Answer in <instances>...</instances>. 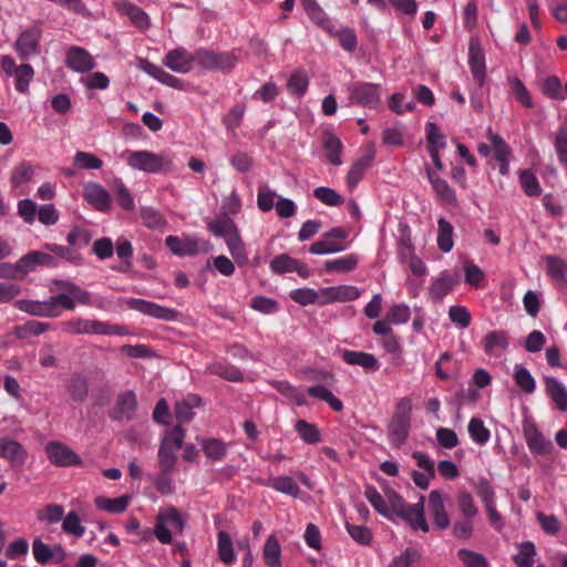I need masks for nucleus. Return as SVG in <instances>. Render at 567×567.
<instances>
[{"label": "nucleus", "mask_w": 567, "mask_h": 567, "mask_svg": "<svg viewBox=\"0 0 567 567\" xmlns=\"http://www.w3.org/2000/svg\"><path fill=\"white\" fill-rule=\"evenodd\" d=\"M364 496L373 508L381 515L393 519L400 517L405 520L413 529L429 532V524L424 516V496L420 497L419 503L408 505L401 496L394 491H385L382 496L374 486H367Z\"/></svg>", "instance_id": "obj_1"}, {"label": "nucleus", "mask_w": 567, "mask_h": 567, "mask_svg": "<svg viewBox=\"0 0 567 567\" xmlns=\"http://www.w3.org/2000/svg\"><path fill=\"white\" fill-rule=\"evenodd\" d=\"M127 165L135 171L148 174H158L172 169L173 157L167 153H153L151 151H125L122 153Z\"/></svg>", "instance_id": "obj_2"}, {"label": "nucleus", "mask_w": 567, "mask_h": 567, "mask_svg": "<svg viewBox=\"0 0 567 567\" xmlns=\"http://www.w3.org/2000/svg\"><path fill=\"white\" fill-rule=\"evenodd\" d=\"M185 520L175 507H166L158 512L154 535L162 544H169L174 535H181Z\"/></svg>", "instance_id": "obj_3"}, {"label": "nucleus", "mask_w": 567, "mask_h": 567, "mask_svg": "<svg viewBox=\"0 0 567 567\" xmlns=\"http://www.w3.org/2000/svg\"><path fill=\"white\" fill-rule=\"evenodd\" d=\"M64 330L71 334H105L125 336L127 328L120 324H109L93 319L75 318L64 323Z\"/></svg>", "instance_id": "obj_4"}, {"label": "nucleus", "mask_w": 567, "mask_h": 567, "mask_svg": "<svg viewBox=\"0 0 567 567\" xmlns=\"http://www.w3.org/2000/svg\"><path fill=\"white\" fill-rule=\"evenodd\" d=\"M59 293L53 296L55 307H62L66 310H73L78 305H92L91 293L71 281L55 282Z\"/></svg>", "instance_id": "obj_5"}, {"label": "nucleus", "mask_w": 567, "mask_h": 567, "mask_svg": "<svg viewBox=\"0 0 567 567\" xmlns=\"http://www.w3.org/2000/svg\"><path fill=\"white\" fill-rule=\"evenodd\" d=\"M382 86L370 82H355L349 86V99L351 103L377 109L381 102Z\"/></svg>", "instance_id": "obj_6"}, {"label": "nucleus", "mask_w": 567, "mask_h": 567, "mask_svg": "<svg viewBox=\"0 0 567 567\" xmlns=\"http://www.w3.org/2000/svg\"><path fill=\"white\" fill-rule=\"evenodd\" d=\"M165 243L169 250L177 256H194L199 252H208L212 249L209 241L190 236H167Z\"/></svg>", "instance_id": "obj_7"}, {"label": "nucleus", "mask_w": 567, "mask_h": 567, "mask_svg": "<svg viewBox=\"0 0 567 567\" xmlns=\"http://www.w3.org/2000/svg\"><path fill=\"white\" fill-rule=\"evenodd\" d=\"M195 64L205 70L227 71L235 66L236 58L234 54L224 52L215 53L208 50H197L195 52Z\"/></svg>", "instance_id": "obj_8"}, {"label": "nucleus", "mask_w": 567, "mask_h": 567, "mask_svg": "<svg viewBox=\"0 0 567 567\" xmlns=\"http://www.w3.org/2000/svg\"><path fill=\"white\" fill-rule=\"evenodd\" d=\"M48 460L55 466L70 467L82 464L81 457L68 445L52 441L45 446Z\"/></svg>", "instance_id": "obj_9"}, {"label": "nucleus", "mask_w": 567, "mask_h": 567, "mask_svg": "<svg viewBox=\"0 0 567 567\" xmlns=\"http://www.w3.org/2000/svg\"><path fill=\"white\" fill-rule=\"evenodd\" d=\"M523 433L529 451L538 455H548L554 450L550 440L546 439L536 423L526 421L523 424Z\"/></svg>", "instance_id": "obj_10"}, {"label": "nucleus", "mask_w": 567, "mask_h": 567, "mask_svg": "<svg viewBox=\"0 0 567 567\" xmlns=\"http://www.w3.org/2000/svg\"><path fill=\"white\" fill-rule=\"evenodd\" d=\"M468 65L475 83L482 87L486 80L485 53L477 38H472L468 47Z\"/></svg>", "instance_id": "obj_11"}, {"label": "nucleus", "mask_w": 567, "mask_h": 567, "mask_svg": "<svg viewBox=\"0 0 567 567\" xmlns=\"http://www.w3.org/2000/svg\"><path fill=\"white\" fill-rule=\"evenodd\" d=\"M361 291L351 285L331 286L319 289L320 306L333 302H347L360 297Z\"/></svg>", "instance_id": "obj_12"}, {"label": "nucleus", "mask_w": 567, "mask_h": 567, "mask_svg": "<svg viewBox=\"0 0 567 567\" xmlns=\"http://www.w3.org/2000/svg\"><path fill=\"white\" fill-rule=\"evenodd\" d=\"M163 64L173 72L188 73L194 68L195 53L187 51L185 48L169 50L163 59Z\"/></svg>", "instance_id": "obj_13"}, {"label": "nucleus", "mask_w": 567, "mask_h": 567, "mask_svg": "<svg viewBox=\"0 0 567 567\" xmlns=\"http://www.w3.org/2000/svg\"><path fill=\"white\" fill-rule=\"evenodd\" d=\"M125 303L131 309L156 319L174 320L177 317V312L175 310L144 299L130 298L125 301Z\"/></svg>", "instance_id": "obj_14"}, {"label": "nucleus", "mask_w": 567, "mask_h": 567, "mask_svg": "<svg viewBox=\"0 0 567 567\" xmlns=\"http://www.w3.org/2000/svg\"><path fill=\"white\" fill-rule=\"evenodd\" d=\"M41 31L38 28H30L20 33L14 43L19 56L24 60L39 52Z\"/></svg>", "instance_id": "obj_15"}, {"label": "nucleus", "mask_w": 567, "mask_h": 567, "mask_svg": "<svg viewBox=\"0 0 567 567\" xmlns=\"http://www.w3.org/2000/svg\"><path fill=\"white\" fill-rule=\"evenodd\" d=\"M427 512L439 529H445L450 525V517L444 506L443 494L434 489L427 497Z\"/></svg>", "instance_id": "obj_16"}, {"label": "nucleus", "mask_w": 567, "mask_h": 567, "mask_svg": "<svg viewBox=\"0 0 567 567\" xmlns=\"http://www.w3.org/2000/svg\"><path fill=\"white\" fill-rule=\"evenodd\" d=\"M65 63L68 68L79 73L91 71L95 66L94 58L80 47H71L68 50Z\"/></svg>", "instance_id": "obj_17"}, {"label": "nucleus", "mask_w": 567, "mask_h": 567, "mask_svg": "<svg viewBox=\"0 0 567 567\" xmlns=\"http://www.w3.org/2000/svg\"><path fill=\"white\" fill-rule=\"evenodd\" d=\"M270 269L274 274H285L296 271L300 277L306 278L309 276L308 267L287 254L276 256L270 261Z\"/></svg>", "instance_id": "obj_18"}, {"label": "nucleus", "mask_w": 567, "mask_h": 567, "mask_svg": "<svg viewBox=\"0 0 567 567\" xmlns=\"http://www.w3.org/2000/svg\"><path fill=\"white\" fill-rule=\"evenodd\" d=\"M17 307L33 316L55 318L60 316V310L55 307L52 297L45 301L19 300Z\"/></svg>", "instance_id": "obj_19"}, {"label": "nucleus", "mask_w": 567, "mask_h": 567, "mask_svg": "<svg viewBox=\"0 0 567 567\" xmlns=\"http://www.w3.org/2000/svg\"><path fill=\"white\" fill-rule=\"evenodd\" d=\"M340 354L342 360L349 365H358L370 372H375L380 369V363L372 353L342 350Z\"/></svg>", "instance_id": "obj_20"}, {"label": "nucleus", "mask_w": 567, "mask_h": 567, "mask_svg": "<svg viewBox=\"0 0 567 567\" xmlns=\"http://www.w3.org/2000/svg\"><path fill=\"white\" fill-rule=\"evenodd\" d=\"M85 200L100 212L110 209L111 197L105 188L101 185L91 183L85 185L83 189Z\"/></svg>", "instance_id": "obj_21"}, {"label": "nucleus", "mask_w": 567, "mask_h": 567, "mask_svg": "<svg viewBox=\"0 0 567 567\" xmlns=\"http://www.w3.org/2000/svg\"><path fill=\"white\" fill-rule=\"evenodd\" d=\"M545 392L550 398L555 406L561 411H567V388L554 377L544 378Z\"/></svg>", "instance_id": "obj_22"}, {"label": "nucleus", "mask_w": 567, "mask_h": 567, "mask_svg": "<svg viewBox=\"0 0 567 567\" xmlns=\"http://www.w3.org/2000/svg\"><path fill=\"white\" fill-rule=\"evenodd\" d=\"M261 557L267 567H282V548L275 534H270L266 538Z\"/></svg>", "instance_id": "obj_23"}, {"label": "nucleus", "mask_w": 567, "mask_h": 567, "mask_svg": "<svg viewBox=\"0 0 567 567\" xmlns=\"http://www.w3.org/2000/svg\"><path fill=\"white\" fill-rule=\"evenodd\" d=\"M0 457L12 465H21L27 460V452L20 443L9 439H0Z\"/></svg>", "instance_id": "obj_24"}, {"label": "nucleus", "mask_w": 567, "mask_h": 567, "mask_svg": "<svg viewBox=\"0 0 567 567\" xmlns=\"http://www.w3.org/2000/svg\"><path fill=\"white\" fill-rule=\"evenodd\" d=\"M429 181L435 192L445 205L456 206L457 198L453 188L441 178L435 172L427 169Z\"/></svg>", "instance_id": "obj_25"}, {"label": "nucleus", "mask_w": 567, "mask_h": 567, "mask_svg": "<svg viewBox=\"0 0 567 567\" xmlns=\"http://www.w3.org/2000/svg\"><path fill=\"white\" fill-rule=\"evenodd\" d=\"M217 553L219 560L225 566H233L237 560L233 538L223 529L217 533Z\"/></svg>", "instance_id": "obj_26"}, {"label": "nucleus", "mask_w": 567, "mask_h": 567, "mask_svg": "<svg viewBox=\"0 0 567 567\" xmlns=\"http://www.w3.org/2000/svg\"><path fill=\"white\" fill-rule=\"evenodd\" d=\"M482 347L487 355L498 357L508 347L507 334L504 331H491L483 338Z\"/></svg>", "instance_id": "obj_27"}, {"label": "nucleus", "mask_w": 567, "mask_h": 567, "mask_svg": "<svg viewBox=\"0 0 567 567\" xmlns=\"http://www.w3.org/2000/svg\"><path fill=\"white\" fill-rule=\"evenodd\" d=\"M130 503L131 496L126 494L115 498H110L103 495L94 498V505L96 508L110 514H121L125 512Z\"/></svg>", "instance_id": "obj_28"}, {"label": "nucleus", "mask_w": 567, "mask_h": 567, "mask_svg": "<svg viewBox=\"0 0 567 567\" xmlns=\"http://www.w3.org/2000/svg\"><path fill=\"white\" fill-rule=\"evenodd\" d=\"M202 404V400L196 394H188L182 400L177 401L175 404V415L181 422L190 421L195 413L194 409L199 408Z\"/></svg>", "instance_id": "obj_29"}, {"label": "nucleus", "mask_w": 567, "mask_h": 567, "mask_svg": "<svg viewBox=\"0 0 567 567\" xmlns=\"http://www.w3.org/2000/svg\"><path fill=\"white\" fill-rule=\"evenodd\" d=\"M301 6L313 23L324 30L331 29V21L317 0H301Z\"/></svg>", "instance_id": "obj_30"}, {"label": "nucleus", "mask_w": 567, "mask_h": 567, "mask_svg": "<svg viewBox=\"0 0 567 567\" xmlns=\"http://www.w3.org/2000/svg\"><path fill=\"white\" fill-rule=\"evenodd\" d=\"M208 229L214 236L223 237L224 239L239 231L233 218L223 214L208 224Z\"/></svg>", "instance_id": "obj_31"}, {"label": "nucleus", "mask_w": 567, "mask_h": 567, "mask_svg": "<svg viewBox=\"0 0 567 567\" xmlns=\"http://www.w3.org/2000/svg\"><path fill=\"white\" fill-rule=\"evenodd\" d=\"M410 427V421L391 419L388 426V436L390 443L395 446L402 445L408 439Z\"/></svg>", "instance_id": "obj_32"}, {"label": "nucleus", "mask_w": 567, "mask_h": 567, "mask_svg": "<svg viewBox=\"0 0 567 567\" xmlns=\"http://www.w3.org/2000/svg\"><path fill=\"white\" fill-rule=\"evenodd\" d=\"M224 240L234 260L239 266L246 265L248 262V254L246 250V246L243 241V238L240 236V233L237 231L231 236H228Z\"/></svg>", "instance_id": "obj_33"}, {"label": "nucleus", "mask_w": 567, "mask_h": 567, "mask_svg": "<svg viewBox=\"0 0 567 567\" xmlns=\"http://www.w3.org/2000/svg\"><path fill=\"white\" fill-rule=\"evenodd\" d=\"M374 157V151L370 150L367 155L358 159L350 168L347 175V184L350 188H354L362 179L364 172L371 165Z\"/></svg>", "instance_id": "obj_34"}, {"label": "nucleus", "mask_w": 567, "mask_h": 567, "mask_svg": "<svg viewBox=\"0 0 567 567\" xmlns=\"http://www.w3.org/2000/svg\"><path fill=\"white\" fill-rule=\"evenodd\" d=\"M348 247L349 244L332 240L331 238H328V236L324 233L322 239L313 243L309 247V251L313 255H330L341 252L346 250Z\"/></svg>", "instance_id": "obj_35"}, {"label": "nucleus", "mask_w": 567, "mask_h": 567, "mask_svg": "<svg viewBox=\"0 0 567 567\" xmlns=\"http://www.w3.org/2000/svg\"><path fill=\"white\" fill-rule=\"evenodd\" d=\"M517 553L513 556V561L517 567H533L537 550L532 542H523L516 545Z\"/></svg>", "instance_id": "obj_36"}, {"label": "nucleus", "mask_w": 567, "mask_h": 567, "mask_svg": "<svg viewBox=\"0 0 567 567\" xmlns=\"http://www.w3.org/2000/svg\"><path fill=\"white\" fill-rule=\"evenodd\" d=\"M359 257L355 254H350L336 259H330L324 262V269L328 272H349L357 268Z\"/></svg>", "instance_id": "obj_37"}, {"label": "nucleus", "mask_w": 567, "mask_h": 567, "mask_svg": "<svg viewBox=\"0 0 567 567\" xmlns=\"http://www.w3.org/2000/svg\"><path fill=\"white\" fill-rule=\"evenodd\" d=\"M548 275L560 286H567V264L556 256L546 257Z\"/></svg>", "instance_id": "obj_38"}, {"label": "nucleus", "mask_w": 567, "mask_h": 567, "mask_svg": "<svg viewBox=\"0 0 567 567\" xmlns=\"http://www.w3.org/2000/svg\"><path fill=\"white\" fill-rule=\"evenodd\" d=\"M454 228L450 221L440 218L437 221V246L443 252H450L453 249Z\"/></svg>", "instance_id": "obj_39"}, {"label": "nucleus", "mask_w": 567, "mask_h": 567, "mask_svg": "<svg viewBox=\"0 0 567 567\" xmlns=\"http://www.w3.org/2000/svg\"><path fill=\"white\" fill-rule=\"evenodd\" d=\"M118 10L127 16L130 20L138 28L146 29L150 25L148 16L138 7L128 1L118 3Z\"/></svg>", "instance_id": "obj_40"}, {"label": "nucleus", "mask_w": 567, "mask_h": 567, "mask_svg": "<svg viewBox=\"0 0 567 567\" xmlns=\"http://www.w3.org/2000/svg\"><path fill=\"white\" fill-rule=\"evenodd\" d=\"M467 432L471 440L480 445H485L491 439V431L485 426L480 417H472L467 424Z\"/></svg>", "instance_id": "obj_41"}, {"label": "nucleus", "mask_w": 567, "mask_h": 567, "mask_svg": "<svg viewBox=\"0 0 567 567\" xmlns=\"http://www.w3.org/2000/svg\"><path fill=\"white\" fill-rule=\"evenodd\" d=\"M514 381L516 385L526 394H532L536 390V381L532 373L522 364H515Z\"/></svg>", "instance_id": "obj_42"}, {"label": "nucleus", "mask_w": 567, "mask_h": 567, "mask_svg": "<svg viewBox=\"0 0 567 567\" xmlns=\"http://www.w3.org/2000/svg\"><path fill=\"white\" fill-rule=\"evenodd\" d=\"M456 281L450 274L443 271L431 285L430 292L433 298L441 300L452 290Z\"/></svg>", "instance_id": "obj_43"}, {"label": "nucleus", "mask_w": 567, "mask_h": 567, "mask_svg": "<svg viewBox=\"0 0 567 567\" xmlns=\"http://www.w3.org/2000/svg\"><path fill=\"white\" fill-rule=\"evenodd\" d=\"M518 178L524 193L527 196H539L542 186L533 169H523L518 173Z\"/></svg>", "instance_id": "obj_44"}, {"label": "nucleus", "mask_w": 567, "mask_h": 567, "mask_svg": "<svg viewBox=\"0 0 567 567\" xmlns=\"http://www.w3.org/2000/svg\"><path fill=\"white\" fill-rule=\"evenodd\" d=\"M295 430L300 439L307 444H317L321 441V433L317 425L305 420H298L295 423Z\"/></svg>", "instance_id": "obj_45"}, {"label": "nucleus", "mask_w": 567, "mask_h": 567, "mask_svg": "<svg viewBox=\"0 0 567 567\" xmlns=\"http://www.w3.org/2000/svg\"><path fill=\"white\" fill-rule=\"evenodd\" d=\"M34 175V166L27 161L19 163L11 173V184L18 188L29 183Z\"/></svg>", "instance_id": "obj_46"}, {"label": "nucleus", "mask_w": 567, "mask_h": 567, "mask_svg": "<svg viewBox=\"0 0 567 567\" xmlns=\"http://www.w3.org/2000/svg\"><path fill=\"white\" fill-rule=\"evenodd\" d=\"M269 485L277 492L282 494L298 497L300 489L296 481L290 476H277L270 480Z\"/></svg>", "instance_id": "obj_47"}, {"label": "nucleus", "mask_w": 567, "mask_h": 567, "mask_svg": "<svg viewBox=\"0 0 567 567\" xmlns=\"http://www.w3.org/2000/svg\"><path fill=\"white\" fill-rule=\"evenodd\" d=\"M307 391L313 398L326 401L337 412L343 409V403L323 385L310 386Z\"/></svg>", "instance_id": "obj_48"}, {"label": "nucleus", "mask_w": 567, "mask_h": 567, "mask_svg": "<svg viewBox=\"0 0 567 567\" xmlns=\"http://www.w3.org/2000/svg\"><path fill=\"white\" fill-rule=\"evenodd\" d=\"M309 80L305 72H293L287 83V89L291 95L301 97L308 90Z\"/></svg>", "instance_id": "obj_49"}, {"label": "nucleus", "mask_w": 567, "mask_h": 567, "mask_svg": "<svg viewBox=\"0 0 567 567\" xmlns=\"http://www.w3.org/2000/svg\"><path fill=\"white\" fill-rule=\"evenodd\" d=\"M16 76V90L22 94L29 93V85L34 76V70L30 64H21L18 66Z\"/></svg>", "instance_id": "obj_50"}, {"label": "nucleus", "mask_w": 567, "mask_h": 567, "mask_svg": "<svg viewBox=\"0 0 567 567\" xmlns=\"http://www.w3.org/2000/svg\"><path fill=\"white\" fill-rule=\"evenodd\" d=\"M290 298L301 305V306H309V305H318L320 306V297H319V290H315L312 288H298L292 291H290Z\"/></svg>", "instance_id": "obj_51"}, {"label": "nucleus", "mask_w": 567, "mask_h": 567, "mask_svg": "<svg viewBox=\"0 0 567 567\" xmlns=\"http://www.w3.org/2000/svg\"><path fill=\"white\" fill-rule=\"evenodd\" d=\"M202 446L205 455L213 461H220L227 452L226 444L217 439L203 440Z\"/></svg>", "instance_id": "obj_52"}, {"label": "nucleus", "mask_w": 567, "mask_h": 567, "mask_svg": "<svg viewBox=\"0 0 567 567\" xmlns=\"http://www.w3.org/2000/svg\"><path fill=\"white\" fill-rule=\"evenodd\" d=\"M68 391L74 401H83L87 395V382L82 375L74 374L68 383Z\"/></svg>", "instance_id": "obj_53"}, {"label": "nucleus", "mask_w": 567, "mask_h": 567, "mask_svg": "<svg viewBox=\"0 0 567 567\" xmlns=\"http://www.w3.org/2000/svg\"><path fill=\"white\" fill-rule=\"evenodd\" d=\"M554 146L559 163L567 171V126H560L556 131Z\"/></svg>", "instance_id": "obj_54"}, {"label": "nucleus", "mask_w": 567, "mask_h": 567, "mask_svg": "<svg viewBox=\"0 0 567 567\" xmlns=\"http://www.w3.org/2000/svg\"><path fill=\"white\" fill-rule=\"evenodd\" d=\"M425 132L429 151H441L445 147V136L440 132V128L435 123H427Z\"/></svg>", "instance_id": "obj_55"}, {"label": "nucleus", "mask_w": 567, "mask_h": 567, "mask_svg": "<svg viewBox=\"0 0 567 567\" xmlns=\"http://www.w3.org/2000/svg\"><path fill=\"white\" fill-rule=\"evenodd\" d=\"M62 529L64 533L75 537H82L85 533V528L75 512H69L65 516L63 515Z\"/></svg>", "instance_id": "obj_56"}, {"label": "nucleus", "mask_w": 567, "mask_h": 567, "mask_svg": "<svg viewBox=\"0 0 567 567\" xmlns=\"http://www.w3.org/2000/svg\"><path fill=\"white\" fill-rule=\"evenodd\" d=\"M51 260L52 257L48 254L31 251L19 260L18 267L23 270H32L37 265L49 264Z\"/></svg>", "instance_id": "obj_57"}, {"label": "nucleus", "mask_w": 567, "mask_h": 567, "mask_svg": "<svg viewBox=\"0 0 567 567\" xmlns=\"http://www.w3.org/2000/svg\"><path fill=\"white\" fill-rule=\"evenodd\" d=\"M63 515L64 508L58 504L47 505L45 507L39 509L37 513L38 519L47 524H54L60 522L63 518Z\"/></svg>", "instance_id": "obj_58"}, {"label": "nucleus", "mask_w": 567, "mask_h": 567, "mask_svg": "<svg viewBox=\"0 0 567 567\" xmlns=\"http://www.w3.org/2000/svg\"><path fill=\"white\" fill-rule=\"evenodd\" d=\"M118 413L127 419L133 417L137 408L136 395L132 391H127L118 396L117 401Z\"/></svg>", "instance_id": "obj_59"}, {"label": "nucleus", "mask_w": 567, "mask_h": 567, "mask_svg": "<svg viewBox=\"0 0 567 567\" xmlns=\"http://www.w3.org/2000/svg\"><path fill=\"white\" fill-rule=\"evenodd\" d=\"M449 318L460 329H466L472 320L470 311L460 305L450 307Z\"/></svg>", "instance_id": "obj_60"}, {"label": "nucleus", "mask_w": 567, "mask_h": 567, "mask_svg": "<svg viewBox=\"0 0 567 567\" xmlns=\"http://www.w3.org/2000/svg\"><path fill=\"white\" fill-rule=\"evenodd\" d=\"M313 196L327 206H339L343 204V197L330 187H317Z\"/></svg>", "instance_id": "obj_61"}, {"label": "nucleus", "mask_w": 567, "mask_h": 567, "mask_svg": "<svg viewBox=\"0 0 567 567\" xmlns=\"http://www.w3.org/2000/svg\"><path fill=\"white\" fill-rule=\"evenodd\" d=\"M323 146L324 150L327 151L328 161L336 166L341 165V141L338 137L331 135L326 138Z\"/></svg>", "instance_id": "obj_62"}, {"label": "nucleus", "mask_w": 567, "mask_h": 567, "mask_svg": "<svg viewBox=\"0 0 567 567\" xmlns=\"http://www.w3.org/2000/svg\"><path fill=\"white\" fill-rule=\"evenodd\" d=\"M457 556L465 567H488L486 558L476 551L460 549Z\"/></svg>", "instance_id": "obj_63"}, {"label": "nucleus", "mask_w": 567, "mask_h": 567, "mask_svg": "<svg viewBox=\"0 0 567 567\" xmlns=\"http://www.w3.org/2000/svg\"><path fill=\"white\" fill-rule=\"evenodd\" d=\"M420 554L414 548H406L401 555L393 558L388 567H412V564L417 561Z\"/></svg>", "instance_id": "obj_64"}]
</instances>
